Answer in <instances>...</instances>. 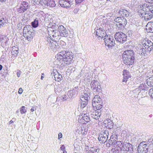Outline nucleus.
<instances>
[{"label": "nucleus", "mask_w": 153, "mask_h": 153, "mask_svg": "<svg viewBox=\"0 0 153 153\" xmlns=\"http://www.w3.org/2000/svg\"><path fill=\"white\" fill-rule=\"evenodd\" d=\"M137 11L140 16H143L146 21L149 20L153 17V5L144 3L140 4L138 6Z\"/></svg>", "instance_id": "obj_1"}, {"label": "nucleus", "mask_w": 153, "mask_h": 153, "mask_svg": "<svg viewBox=\"0 0 153 153\" xmlns=\"http://www.w3.org/2000/svg\"><path fill=\"white\" fill-rule=\"evenodd\" d=\"M56 58L57 60L63 62L66 64L69 65L72 63L74 57L71 52L64 51L58 53Z\"/></svg>", "instance_id": "obj_2"}, {"label": "nucleus", "mask_w": 153, "mask_h": 153, "mask_svg": "<svg viewBox=\"0 0 153 153\" xmlns=\"http://www.w3.org/2000/svg\"><path fill=\"white\" fill-rule=\"evenodd\" d=\"M123 59L124 63L126 65H133L134 59L133 51L132 50L124 51L123 54Z\"/></svg>", "instance_id": "obj_3"}, {"label": "nucleus", "mask_w": 153, "mask_h": 153, "mask_svg": "<svg viewBox=\"0 0 153 153\" xmlns=\"http://www.w3.org/2000/svg\"><path fill=\"white\" fill-rule=\"evenodd\" d=\"M78 121L80 123L84 124L89 122L88 125V126L90 127L94 122L90 120V117L89 115V114L86 111H84L82 113L79 115Z\"/></svg>", "instance_id": "obj_4"}, {"label": "nucleus", "mask_w": 153, "mask_h": 153, "mask_svg": "<svg viewBox=\"0 0 153 153\" xmlns=\"http://www.w3.org/2000/svg\"><path fill=\"white\" fill-rule=\"evenodd\" d=\"M33 30V28L30 25H26L24 28L23 36L29 41H31L34 36Z\"/></svg>", "instance_id": "obj_5"}, {"label": "nucleus", "mask_w": 153, "mask_h": 153, "mask_svg": "<svg viewBox=\"0 0 153 153\" xmlns=\"http://www.w3.org/2000/svg\"><path fill=\"white\" fill-rule=\"evenodd\" d=\"M141 43L143 46V48L145 50V51H150L153 50V43L147 39H144Z\"/></svg>", "instance_id": "obj_6"}, {"label": "nucleus", "mask_w": 153, "mask_h": 153, "mask_svg": "<svg viewBox=\"0 0 153 153\" xmlns=\"http://www.w3.org/2000/svg\"><path fill=\"white\" fill-rule=\"evenodd\" d=\"M114 21L117 27L121 28H124L127 23L126 19L123 17H117Z\"/></svg>", "instance_id": "obj_7"}, {"label": "nucleus", "mask_w": 153, "mask_h": 153, "mask_svg": "<svg viewBox=\"0 0 153 153\" xmlns=\"http://www.w3.org/2000/svg\"><path fill=\"white\" fill-rule=\"evenodd\" d=\"M149 147L146 142H142L139 144L137 149L138 153H147L149 151Z\"/></svg>", "instance_id": "obj_8"}, {"label": "nucleus", "mask_w": 153, "mask_h": 153, "mask_svg": "<svg viewBox=\"0 0 153 153\" xmlns=\"http://www.w3.org/2000/svg\"><path fill=\"white\" fill-rule=\"evenodd\" d=\"M115 37L116 41L122 43L126 41L127 39L126 35L121 32H117Z\"/></svg>", "instance_id": "obj_9"}, {"label": "nucleus", "mask_w": 153, "mask_h": 153, "mask_svg": "<svg viewBox=\"0 0 153 153\" xmlns=\"http://www.w3.org/2000/svg\"><path fill=\"white\" fill-rule=\"evenodd\" d=\"M104 40L105 45L108 48L112 47L115 44V41L112 36H105Z\"/></svg>", "instance_id": "obj_10"}, {"label": "nucleus", "mask_w": 153, "mask_h": 153, "mask_svg": "<svg viewBox=\"0 0 153 153\" xmlns=\"http://www.w3.org/2000/svg\"><path fill=\"white\" fill-rule=\"evenodd\" d=\"M91 89L94 92L100 91L101 87L99 82L97 80H93L91 82Z\"/></svg>", "instance_id": "obj_11"}, {"label": "nucleus", "mask_w": 153, "mask_h": 153, "mask_svg": "<svg viewBox=\"0 0 153 153\" xmlns=\"http://www.w3.org/2000/svg\"><path fill=\"white\" fill-rule=\"evenodd\" d=\"M29 5V4L27 2L22 1L20 7L17 9L18 12L20 13H23L28 9Z\"/></svg>", "instance_id": "obj_12"}, {"label": "nucleus", "mask_w": 153, "mask_h": 153, "mask_svg": "<svg viewBox=\"0 0 153 153\" xmlns=\"http://www.w3.org/2000/svg\"><path fill=\"white\" fill-rule=\"evenodd\" d=\"M51 74L54 76L56 81L59 82L62 79V76L58 72L56 69H54Z\"/></svg>", "instance_id": "obj_13"}, {"label": "nucleus", "mask_w": 153, "mask_h": 153, "mask_svg": "<svg viewBox=\"0 0 153 153\" xmlns=\"http://www.w3.org/2000/svg\"><path fill=\"white\" fill-rule=\"evenodd\" d=\"M58 30L59 32L60 36L62 37L67 36L68 33L66 30L63 26L60 25L59 26L58 28Z\"/></svg>", "instance_id": "obj_14"}, {"label": "nucleus", "mask_w": 153, "mask_h": 153, "mask_svg": "<svg viewBox=\"0 0 153 153\" xmlns=\"http://www.w3.org/2000/svg\"><path fill=\"white\" fill-rule=\"evenodd\" d=\"M123 78L122 80L123 82H126L128 80V79L131 78V76L129 72V71L127 70H124L123 71Z\"/></svg>", "instance_id": "obj_15"}, {"label": "nucleus", "mask_w": 153, "mask_h": 153, "mask_svg": "<svg viewBox=\"0 0 153 153\" xmlns=\"http://www.w3.org/2000/svg\"><path fill=\"white\" fill-rule=\"evenodd\" d=\"M102 99L98 95H95L93 100L92 105V107H95L96 105L98 104V103H102Z\"/></svg>", "instance_id": "obj_16"}, {"label": "nucleus", "mask_w": 153, "mask_h": 153, "mask_svg": "<svg viewBox=\"0 0 153 153\" xmlns=\"http://www.w3.org/2000/svg\"><path fill=\"white\" fill-rule=\"evenodd\" d=\"M104 126L108 128H111L113 127V124L112 121L110 119L105 120L104 121Z\"/></svg>", "instance_id": "obj_17"}, {"label": "nucleus", "mask_w": 153, "mask_h": 153, "mask_svg": "<svg viewBox=\"0 0 153 153\" xmlns=\"http://www.w3.org/2000/svg\"><path fill=\"white\" fill-rule=\"evenodd\" d=\"M82 102L81 103L80 108H83L86 106L88 103V98L87 97H84V96H83L81 99Z\"/></svg>", "instance_id": "obj_18"}, {"label": "nucleus", "mask_w": 153, "mask_h": 153, "mask_svg": "<svg viewBox=\"0 0 153 153\" xmlns=\"http://www.w3.org/2000/svg\"><path fill=\"white\" fill-rule=\"evenodd\" d=\"M96 33L98 37H103L105 35V31L102 28L97 29Z\"/></svg>", "instance_id": "obj_19"}, {"label": "nucleus", "mask_w": 153, "mask_h": 153, "mask_svg": "<svg viewBox=\"0 0 153 153\" xmlns=\"http://www.w3.org/2000/svg\"><path fill=\"white\" fill-rule=\"evenodd\" d=\"M119 13L120 16L124 17L129 16V14L128 12L126 10L124 9H120L119 12Z\"/></svg>", "instance_id": "obj_20"}, {"label": "nucleus", "mask_w": 153, "mask_h": 153, "mask_svg": "<svg viewBox=\"0 0 153 153\" xmlns=\"http://www.w3.org/2000/svg\"><path fill=\"white\" fill-rule=\"evenodd\" d=\"M146 28L148 32L153 33V22H149L146 26Z\"/></svg>", "instance_id": "obj_21"}, {"label": "nucleus", "mask_w": 153, "mask_h": 153, "mask_svg": "<svg viewBox=\"0 0 153 153\" xmlns=\"http://www.w3.org/2000/svg\"><path fill=\"white\" fill-rule=\"evenodd\" d=\"M59 3L61 6L63 7H69L70 5L72 4H69V2H68L67 1H65V0H59Z\"/></svg>", "instance_id": "obj_22"}, {"label": "nucleus", "mask_w": 153, "mask_h": 153, "mask_svg": "<svg viewBox=\"0 0 153 153\" xmlns=\"http://www.w3.org/2000/svg\"><path fill=\"white\" fill-rule=\"evenodd\" d=\"M101 113L100 111L95 110V111L93 112L92 115V117L94 119H98L101 115Z\"/></svg>", "instance_id": "obj_23"}, {"label": "nucleus", "mask_w": 153, "mask_h": 153, "mask_svg": "<svg viewBox=\"0 0 153 153\" xmlns=\"http://www.w3.org/2000/svg\"><path fill=\"white\" fill-rule=\"evenodd\" d=\"M19 48L16 46H13L12 47L11 53L13 56L15 57L19 53Z\"/></svg>", "instance_id": "obj_24"}, {"label": "nucleus", "mask_w": 153, "mask_h": 153, "mask_svg": "<svg viewBox=\"0 0 153 153\" xmlns=\"http://www.w3.org/2000/svg\"><path fill=\"white\" fill-rule=\"evenodd\" d=\"M131 145L129 143H126L124 144H123V146L121 149V150L124 151H128L130 149Z\"/></svg>", "instance_id": "obj_25"}, {"label": "nucleus", "mask_w": 153, "mask_h": 153, "mask_svg": "<svg viewBox=\"0 0 153 153\" xmlns=\"http://www.w3.org/2000/svg\"><path fill=\"white\" fill-rule=\"evenodd\" d=\"M123 144V141H118L115 144V147L116 149L117 150H119L120 149H121H121H122Z\"/></svg>", "instance_id": "obj_26"}, {"label": "nucleus", "mask_w": 153, "mask_h": 153, "mask_svg": "<svg viewBox=\"0 0 153 153\" xmlns=\"http://www.w3.org/2000/svg\"><path fill=\"white\" fill-rule=\"evenodd\" d=\"M98 140L100 143H104L106 141L107 139L105 137L101 134L99 135Z\"/></svg>", "instance_id": "obj_27"}, {"label": "nucleus", "mask_w": 153, "mask_h": 153, "mask_svg": "<svg viewBox=\"0 0 153 153\" xmlns=\"http://www.w3.org/2000/svg\"><path fill=\"white\" fill-rule=\"evenodd\" d=\"M50 45L51 48L53 50L57 48L59 46L58 43L55 41H53L50 44Z\"/></svg>", "instance_id": "obj_28"}, {"label": "nucleus", "mask_w": 153, "mask_h": 153, "mask_svg": "<svg viewBox=\"0 0 153 153\" xmlns=\"http://www.w3.org/2000/svg\"><path fill=\"white\" fill-rule=\"evenodd\" d=\"M147 84L150 86H153V76L147 79Z\"/></svg>", "instance_id": "obj_29"}, {"label": "nucleus", "mask_w": 153, "mask_h": 153, "mask_svg": "<svg viewBox=\"0 0 153 153\" xmlns=\"http://www.w3.org/2000/svg\"><path fill=\"white\" fill-rule=\"evenodd\" d=\"M48 7H54L56 6V3L54 0H48L47 1Z\"/></svg>", "instance_id": "obj_30"}, {"label": "nucleus", "mask_w": 153, "mask_h": 153, "mask_svg": "<svg viewBox=\"0 0 153 153\" xmlns=\"http://www.w3.org/2000/svg\"><path fill=\"white\" fill-rule=\"evenodd\" d=\"M7 23V20L5 18H1L0 19V27L4 26Z\"/></svg>", "instance_id": "obj_31"}, {"label": "nucleus", "mask_w": 153, "mask_h": 153, "mask_svg": "<svg viewBox=\"0 0 153 153\" xmlns=\"http://www.w3.org/2000/svg\"><path fill=\"white\" fill-rule=\"evenodd\" d=\"M47 1H48V0H41L40 2V5L42 7L45 8L48 7Z\"/></svg>", "instance_id": "obj_32"}, {"label": "nucleus", "mask_w": 153, "mask_h": 153, "mask_svg": "<svg viewBox=\"0 0 153 153\" xmlns=\"http://www.w3.org/2000/svg\"><path fill=\"white\" fill-rule=\"evenodd\" d=\"M102 107V103H98V104L96 105L95 106L92 107L93 109L96 110V109L97 110H99L101 109Z\"/></svg>", "instance_id": "obj_33"}, {"label": "nucleus", "mask_w": 153, "mask_h": 153, "mask_svg": "<svg viewBox=\"0 0 153 153\" xmlns=\"http://www.w3.org/2000/svg\"><path fill=\"white\" fill-rule=\"evenodd\" d=\"M7 38L5 36H2L0 38V42L1 43H7Z\"/></svg>", "instance_id": "obj_34"}, {"label": "nucleus", "mask_w": 153, "mask_h": 153, "mask_svg": "<svg viewBox=\"0 0 153 153\" xmlns=\"http://www.w3.org/2000/svg\"><path fill=\"white\" fill-rule=\"evenodd\" d=\"M32 26L34 27H37L38 25V20H35L34 21L32 22Z\"/></svg>", "instance_id": "obj_35"}, {"label": "nucleus", "mask_w": 153, "mask_h": 153, "mask_svg": "<svg viewBox=\"0 0 153 153\" xmlns=\"http://www.w3.org/2000/svg\"><path fill=\"white\" fill-rule=\"evenodd\" d=\"M27 111L25 106H22L20 108V112L22 114L25 113Z\"/></svg>", "instance_id": "obj_36"}, {"label": "nucleus", "mask_w": 153, "mask_h": 153, "mask_svg": "<svg viewBox=\"0 0 153 153\" xmlns=\"http://www.w3.org/2000/svg\"><path fill=\"white\" fill-rule=\"evenodd\" d=\"M149 93L151 98L153 99V87L149 90Z\"/></svg>", "instance_id": "obj_37"}, {"label": "nucleus", "mask_w": 153, "mask_h": 153, "mask_svg": "<svg viewBox=\"0 0 153 153\" xmlns=\"http://www.w3.org/2000/svg\"><path fill=\"white\" fill-rule=\"evenodd\" d=\"M32 1H33V4L34 5L39 4L40 5V2L41 0H33Z\"/></svg>", "instance_id": "obj_38"}, {"label": "nucleus", "mask_w": 153, "mask_h": 153, "mask_svg": "<svg viewBox=\"0 0 153 153\" xmlns=\"http://www.w3.org/2000/svg\"><path fill=\"white\" fill-rule=\"evenodd\" d=\"M53 26H52V27H51V28L52 29L51 31H52L53 32H54L55 30H56V29L57 28L56 25L55 24H54L53 26Z\"/></svg>", "instance_id": "obj_39"}, {"label": "nucleus", "mask_w": 153, "mask_h": 153, "mask_svg": "<svg viewBox=\"0 0 153 153\" xmlns=\"http://www.w3.org/2000/svg\"><path fill=\"white\" fill-rule=\"evenodd\" d=\"M79 8H76L74 9L73 12L75 13H76L79 11Z\"/></svg>", "instance_id": "obj_40"}, {"label": "nucleus", "mask_w": 153, "mask_h": 153, "mask_svg": "<svg viewBox=\"0 0 153 153\" xmlns=\"http://www.w3.org/2000/svg\"><path fill=\"white\" fill-rule=\"evenodd\" d=\"M144 85L143 84L140 85L139 87L140 89H142V90H145L146 89L145 87L144 88H142V87H144Z\"/></svg>", "instance_id": "obj_41"}, {"label": "nucleus", "mask_w": 153, "mask_h": 153, "mask_svg": "<svg viewBox=\"0 0 153 153\" xmlns=\"http://www.w3.org/2000/svg\"><path fill=\"white\" fill-rule=\"evenodd\" d=\"M145 1L148 3L153 4V0H145Z\"/></svg>", "instance_id": "obj_42"}, {"label": "nucleus", "mask_w": 153, "mask_h": 153, "mask_svg": "<svg viewBox=\"0 0 153 153\" xmlns=\"http://www.w3.org/2000/svg\"><path fill=\"white\" fill-rule=\"evenodd\" d=\"M23 91V90L22 88H20L19 89L18 91V93L19 94H21L22 93Z\"/></svg>", "instance_id": "obj_43"}, {"label": "nucleus", "mask_w": 153, "mask_h": 153, "mask_svg": "<svg viewBox=\"0 0 153 153\" xmlns=\"http://www.w3.org/2000/svg\"><path fill=\"white\" fill-rule=\"evenodd\" d=\"M65 1H67L68 2H69V4H73L74 0H65Z\"/></svg>", "instance_id": "obj_44"}, {"label": "nucleus", "mask_w": 153, "mask_h": 153, "mask_svg": "<svg viewBox=\"0 0 153 153\" xmlns=\"http://www.w3.org/2000/svg\"><path fill=\"white\" fill-rule=\"evenodd\" d=\"M60 149L61 150H62L63 151H66L65 150V147L63 145H62L61 146V147H60Z\"/></svg>", "instance_id": "obj_45"}, {"label": "nucleus", "mask_w": 153, "mask_h": 153, "mask_svg": "<svg viewBox=\"0 0 153 153\" xmlns=\"http://www.w3.org/2000/svg\"><path fill=\"white\" fill-rule=\"evenodd\" d=\"M21 73V71L20 70H18L17 73V75L18 77H19L20 76Z\"/></svg>", "instance_id": "obj_46"}, {"label": "nucleus", "mask_w": 153, "mask_h": 153, "mask_svg": "<svg viewBox=\"0 0 153 153\" xmlns=\"http://www.w3.org/2000/svg\"><path fill=\"white\" fill-rule=\"evenodd\" d=\"M83 0H75V1L77 4H79L82 2Z\"/></svg>", "instance_id": "obj_47"}, {"label": "nucleus", "mask_w": 153, "mask_h": 153, "mask_svg": "<svg viewBox=\"0 0 153 153\" xmlns=\"http://www.w3.org/2000/svg\"><path fill=\"white\" fill-rule=\"evenodd\" d=\"M62 133L61 132L59 133V134H58V139H60V138H62Z\"/></svg>", "instance_id": "obj_48"}, {"label": "nucleus", "mask_w": 153, "mask_h": 153, "mask_svg": "<svg viewBox=\"0 0 153 153\" xmlns=\"http://www.w3.org/2000/svg\"><path fill=\"white\" fill-rule=\"evenodd\" d=\"M15 120L13 118L12 120H10L9 122V124H11L14 123L15 121Z\"/></svg>", "instance_id": "obj_49"}, {"label": "nucleus", "mask_w": 153, "mask_h": 153, "mask_svg": "<svg viewBox=\"0 0 153 153\" xmlns=\"http://www.w3.org/2000/svg\"><path fill=\"white\" fill-rule=\"evenodd\" d=\"M2 68V66L1 65H0V71H1Z\"/></svg>", "instance_id": "obj_50"}, {"label": "nucleus", "mask_w": 153, "mask_h": 153, "mask_svg": "<svg viewBox=\"0 0 153 153\" xmlns=\"http://www.w3.org/2000/svg\"><path fill=\"white\" fill-rule=\"evenodd\" d=\"M87 131H85L84 132H82V133H83L84 134H86Z\"/></svg>", "instance_id": "obj_51"}, {"label": "nucleus", "mask_w": 153, "mask_h": 153, "mask_svg": "<svg viewBox=\"0 0 153 153\" xmlns=\"http://www.w3.org/2000/svg\"><path fill=\"white\" fill-rule=\"evenodd\" d=\"M89 153H96V151H91Z\"/></svg>", "instance_id": "obj_52"}, {"label": "nucleus", "mask_w": 153, "mask_h": 153, "mask_svg": "<svg viewBox=\"0 0 153 153\" xmlns=\"http://www.w3.org/2000/svg\"><path fill=\"white\" fill-rule=\"evenodd\" d=\"M34 111V110L33 108H31V109H30V111L32 112H33Z\"/></svg>", "instance_id": "obj_53"}, {"label": "nucleus", "mask_w": 153, "mask_h": 153, "mask_svg": "<svg viewBox=\"0 0 153 153\" xmlns=\"http://www.w3.org/2000/svg\"><path fill=\"white\" fill-rule=\"evenodd\" d=\"M6 0H0V1L2 2H4Z\"/></svg>", "instance_id": "obj_54"}, {"label": "nucleus", "mask_w": 153, "mask_h": 153, "mask_svg": "<svg viewBox=\"0 0 153 153\" xmlns=\"http://www.w3.org/2000/svg\"><path fill=\"white\" fill-rule=\"evenodd\" d=\"M62 153H67V152L66 151H63V152Z\"/></svg>", "instance_id": "obj_55"}, {"label": "nucleus", "mask_w": 153, "mask_h": 153, "mask_svg": "<svg viewBox=\"0 0 153 153\" xmlns=\"http://www.w3.org/2000/svg\"><path fill=\"white\" fill-rule=\"evenodd\" d=\"M43 78V77L42 76H41V79H42V78Z\"/></svg>", "instance_id": "obj_56"}, {"label": "nucleus", "mask_w": 153, "mask_h": 153, "mask_svg": "<svg viewBox=\"0 0 153 153\" xmlns=\"http://www.w3.org/2000/svg\"><path fill=\"white\" fill-rule=\"evenodd\" d=\"M152 145H153V140H152Z\"/></svg>", "instance_id": "obj_57"}, {"label": "nucleus", "mask_w": 153, "mask_h": 153, "mask_svg": "<svg viewBox=\"0 0 153 153\" xmlns=\"http://www.w3.org/2000/svg\"><path fill=\"white\" fill-rule=\"evenodd\" d=\"M52 35L53 36V37H54V34H53Z\"/></svg>", "instance_id": "obj_58"}]
</instances>
